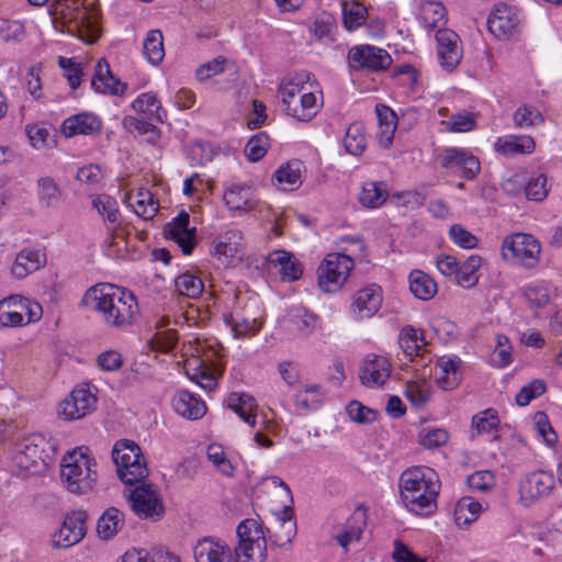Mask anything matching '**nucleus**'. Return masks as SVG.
I'll list each match as a JSON object with an SVG mask.
<instances>
[{
    "instance_id": "1",
    "label": "nucleus",
    "mask_w": 562,
    "mask_h": 562,
    "mask_svg": "<svg viewBox=\"0 0 562 562\" xmlns=\"http://www.w3.org/2000/svg\"><path fill=\"white\" fill-rule=\"evenodd\" d=\"M112 459L117 475L125 485L139 484L130 493L135 514L140 518H160L164 507L158 492L153 484L144 483L149 470L140 447L133 440H119L112 449Z\"/></svg>"
},
{
    "instance_id": "2",
    "label": "nucleus",
    "mask_w": 562,
    "mask_h": 562,
    "mask_svg": "<svg viewBox=\"0 0 562 562\" xmlns=\"http://www.w3.org/2000/svg\"><path fill=\"white\" fill-rule=\"evenodd\" d=\"M82 303L99 313L112 328L125 329L138 313V303L132 292L111 284H97L85 294Z\"/></svg>"
},
{
    "instance_id": "3",
    "label": "nucleus",
    "mask_w": 562,
    "mask_h": 562,
    "mask_svg": "<svg viewBox=\"0 0 562 562\" xmlns=\"http://www.w3.org/2000/svg\"><path fill=\"white\" fill-rule=\"evenodd\" d=\"M400 493L405 507L417 515L436 508L440 491L437 473L427 467H412L400 476Z\"/></svg>"
},
{
    "instance_id": "4",
    "label": "nucleus",
    "mask_w": 562,
    "mask_h": 562,
    "mask_svg": "<svg viewBox=\"0 0 562 562\" xmlns=\"http://www.w3.org/2000/svg\"><path fill=\"white\" fill-rule=\"evenodd\" d=\"M87 447L67 452L61 460L60 480L64 487L74 494L91 492L97 483L95 460L88 453Z\"/></svg>"
},
{
    "instance_id": "5",
    "label": "nucleus",
    "mask_w": 562,
    "mask_h": 562,
    "mask_svg": "<svg viewBox=\"0 0 562 562\" xmlns=\"http://www.w3.org/2000/svg\"><path fill=\"white\" fill-rule=\"evenodd\" d=\"M310 77V74H297L284 78L280 85L286 113L303 122H308L316 115V111H314L316 97L314 93L305 92L301 94Z\"/></svg>"
},
{
    "instance_id": "6",
    "label": "nucleus",
    "mask_w": 562,
    "mask_h": 562,
    "mask_svg": "<svg viewBox=\"0 0 562 562\" xmlns=\"http://www.w3.org/2000/svg\"><path fill=\"white\" fill-rule=\"evenodd\" d=\"M46 438L41 434L27 436L15 445L13 463L21 470L35 475L46 471L48 463Z\"/></svg>"
},
{
    "instance_id": "7",
    "label": "nucleus",
    "mask_w": 562,
    "mask_h": 562,
    "mask_svg": "<svg viewBox=\"0 0 562 562\" xmlns=\"http://www.w3.org/2000/svg\"><path fill=\"white\" fill-rule=\"evenodd\" d=\"M541 247L529 234L516 233L507 236L502 244V257L514 266L532 269L539 262Z\"/></svg>"
},
{
    "instance_id": "8",
    "label": "nucleus",
    "mask_w": 562,
    "mask_h": 562,
    "mask_svg": "<svg viewBox=\"0 0 562 562\" xmlns=\"http://www.w3.org/2000/svg\"><path fill=\"white\" fill-rule=\"evenodd\" d=\"M351 257L342 254H329L318 267V289L327 294L338 292L353 269Z\"/></svg>"
},
{
    "instance_id": "9",
    "label": "nucleus",
    "mask_w": 562,
    "mask_h": 562,
    "mask_svg": "<svg viewBox=\"0 0 562 562\" xmlns=\"http://www.w3.org/2000/svg\"><path fill=\"white\" fill-rule=\"evenodd\" d=\"M520 18L518 10L507 3L494 5L487 19L488 31L497 38L508 40L519 30Z\"/></svg>"
},
{
    "instance_id": "10",
    "label": "nucleus",
    "mask_w": 562,
    "mask_h": 562,
    "mask_svg": "<svg viewBox=\"0 0 562 562\" xmlns=\"http://www.w3.org/2000/svg\"><path fill=\"white\" fill-rule=\"evenodd\" d=\"M554 484L553 475L546 471H535L526 474L519 482L520 502L524 506H530L549 496Z\"/></svg>"
},
{
    "instance_id": "11",
    "label": "nucleus",
    "mask_w": 562,
    "mask_h": 562,
    "mask_svg": "<svg viewBox=\"0 0 562 562\" xmlns=\"http://www.w3.org/2000/svg\"><path fill=\"white\" fill-rule=\"evenodd\" d=\"M382 302V288L374 283L366 285L352 295L350 315L356 321L371 318L380 311Z\"/></svg>"
},
{
    "instance_id": "12",
    "label": "nucleus",
    "mask_w": 562,
    "mask_h": 562,
    "mask_svg": "<svg viewBox=\"0 0 562 562\" xmlns=\"http://www.w3.org/2000/svg\"><path fill=\"white\" fill-rule=\"evenodd\" d=\"M439 165L445 169H459L461 177L472 180L480 172L481 165L470 150L461 147L445 148L438 156Z\"/></svg>"
},
{
    "instance_id": "13",
    "label": "nucleus",
    "mask_w": 562,
    "mask_h": 562,
    "mask_svg": "<svg viewBox=\"0 0 562 562\" xmlns=\"http://www.w3.org/2000/svg\"><path fill=\"white\" fill-rule=\"evenodd\" d=\"M348 58L355 69L379 71L387 69L392 64V57L386 50L370 45L352 47Z\"/></svg>"
},
{
    "instance_id": "14",
    "label": "nucleus",
    "mask_w": 562,
    "mask_h": 562,
    "mask_svg": "<svg viewBox=\"0 0 562 562\" xmlns=\"http://www.w3.org/2000/svg\"><path fill=\"white\" fill-rule=\"evenodd\" d=\"M87 514L83 510H76L68 514L53 537V546L56 548H69L78 543L86 533Z\"/></svg>"
},
{
    "instance_id": "15",
    "label": "nucleus",
    "mask_w": 562,
    "mask_h": 562,
    "mask_svg": "<svg viewBox=\"0 0 562 562\" xmlns=\"http://www.w3.org/2000/svg\"><path fill=\"white\" fill-rule=\"evenodd\" d=\"M95 404L97 397L89 387H78L61 402L60 414L68 420L80 419L93 412Z\"/></svg>"
},
{
    "instance_id": "16",
    "label": "nucleus",
    "mask_w": 562,
    "mask_h": 562,
    "mask_svg": "<svg viewBox=\"0 0 562 562\" xmlns=\"http://www.w3.org/2000/svg\"><path fill=\"white\" fill-rule=\"evenodd\" d=\"M436 41L440 65L447 70L454 69L462 58L459 35L452 30H438Z\"/></svg>"
},
{
    "instance_id": "17",
    "label": "nucleus",
    "mask_w": 562,
    "mask_h": 562,
    "mask_svg": "<svg viewBox=\"0 0 562 562\" xmlns=\"http://www.w3.org/2000/svg\"><path fill=\"white\" fill-rule=\"evenodd\" d=\"M190 216L181 211L177 217L165 227V234L181 248L183 255H190L195 247V228L189 227Z\"/></svg>"
},
{
    "instance_id": "18",
    "label": "nucleus",
    "mask_w": 562,
    "mask_h": 562,
    "mask_svg": "<svg viewBox=\"0 0 562 562\" xmlns=\"http://www.w3.org/2000/svg\"><path fill=\"white\" fill-rule=\"evenodd\" d=\"M391 374V363L384 356L369 355L360 369V380L366 386L383 385Z\"/></svg>"
},
{
    "instance_id": "19",
    "label": "nucleus",
    "mask_w": 562,
    "mask_h": 562,
    "mask_svg": "<svg viewBox=\"0 0 562 562\" xmlns=\"http://www.w3.org/2000/svg\"><path fill=\"white\" fill-rule=\"evenodd\" d=\"M398 345L405 357L411 361L414 358L420 359V366H426L425 353L427 352V342L424 337V330L411 325L404 326L398 334Z\"/></svg>"
},
{
    "instance_id": "20",
    "label": "nucleus",
    "mask_w": 562,
    "mask_h": 562,
    "mask_svg": "<svg viewBox=\"0 0 562 562\" xmlns=\"http://www.w3.org/2000/svg\"><path fill=\"white\" fill-rule=\"evenodd\" d=\"M196 562H232L231 548L212 537L200 539L193 549Z\"/></svg>"
},
{
    "instance_id": "21",
    "label": "nucleus",
    "mask_w": 562,
    "mask_h": 562,
    "mask_svg": "<svg viewBox=\"0 0 562 562\" xmlns=\"http://www.w3.org/2000/svg\"><path fill=\"white\" fill-rule=\"evenodd\" d=\"M91 86L97 92L121 95L127 89V85L115 78L105 59H100L94 67Z\"/></svg>"
},
{
    "instance_id": "22",
    "label": "nucleus",
    "mask_w": 562,
    "mask_h": 562,
    "mask_svg": "<svg viewBox=\"0 0 562 562\" xmlns=\"http://www.w3.org/2000/svg\"><path fill=\"white\" fill-rule=\"evenodd\" d=\"M460 359L442 356L436 361L435 382L445 390L451 391L456 389L461 380Z\"/></svg>"
},
{
    "instance_id": "23",
    "label": "nucleus",
    "mask_w": 562,
    "mask_h": 562,
    "mask_svg": "<svg viewBox=\"0 0 562 562\" xmlns=\"http://www.w3.org/2000/svg\"><path fill=\"white\" fill-rule=\"evenodd\" d=\"M367 526V509L360 505L358 506L345 524L341 532L335 535L337 542L348 551V546L353 541H360L362 532Z\"/></svg>"
},
{
    "instance_id": "24",
    "label": "nucleus",
    "mask_w": 562,
    "mask_h": 562,
    "mask_svg": "<svg viewBox=\"0 0 562 562\" xmlns=\"http://www.w3.org/2000/svg\"><path fill=\"white\" fill-rule=\"evenodd\" d=\"M101 121L93 114L80 113L66 119L60 127L64 136L93 135L101 131Z\"/></svg>"
},
{
    "instance_id": "25",
    "label": "nucleus",
    "mask_w": 562,
    "mask_h": 562,
    "mask_svg": "<svg viewBox=\"0 0 562 562\" xmlns=\"http://www.w3.org/2000/svg\"><path fill=\"white\" fill-rule=\"evenodd\" d=\"M45 262L46 256L44 252L37 249L25 248L16 255L11 270L16 278L22 279L38 270Z\"/></svg>"
},
{
    "instance_id": "26",
    "label": "nucleus",
    "mask_w": 562,
    "mask_h": 562,
    "mask_svg": "<svg viewBox=\"0 0 562 562\" xmlns=\"http://www.w3.org/2000/svg\"><path fill=\"white\" fill-rule=\"evenodd\" d=\"M277 526L272 535L274 543L283 547L292 541L296 535V521L293 518V507L291 505H283L281 509L276 513Z\"/></svg>"
},
{
    "instance_id": "27",
    "label": "nucleus",
    "mask_w": 562,
    "mask_h": 562,
    "mask_svg": "<svg viewBox=\"0 0 562 562\" xmlns=\"http://www.w3.org/2000/svg\"><path fill=\"white\" fill-rule=\"evenodd\" d=\"M175 411L188 419H199L206 413L205 403L188 391H179L172 402Z\"/></svg>"
},
{
    "instance_id": "28",
    "label": "nucleus",
    "mask_w": 562,
    "mask_h": 562,
    "mask_svg": "<svg viewBox=\"0 0 562 562\" xmlns=\"http://www.w3.org/2000/svg\"><path fill=\"white\" fill-rule=\"evenodd\" d=\"M243 251V233L238 229L227 231L221 235L213 246V254L220 259H233Z\"/></svg>"
},
{
    "instance_id": "29",
    "label": "nucleus",
    "mask_w": 562,
    "mask_h": 562,
    "mask_svg": "<svg viewBox=\"0 0 562 562\" xmlns=\"http://www.w3.org/2000/svg\"><path fill=\"white\" fill-rule=\"evenodd\" d=\"M227 407L234 411L249 426L256 425V400L245 393L233 392L226 400Z\"/></svg>"
},
{
    "instance_id": "30",
    "label": "nucleus",
    "mask_w": 562,
    "mask_h": 562,
    "mask_svg": "<svg viewBox=\"0 0 562 562\" xmlns=\"http://www.w3.org/2000/svg\"><path fill=\"white\" fill-rule=\"evenodd\" d=\"M535 147L533 138L527 135H509L506 137H499L495 143L496 151L504 156L531 154L535 150Z\"/></svg>"
},
{
    "instance_id": "31",
    "label": "nucleus",
    "mask_w": 562,
    "mask_h": 562,
    "mask_svg": "<svg viewBox=\"0 0 562 562\" xmlns=\"http://www.w3.org/2000/svg\"><path fill=\"white\" fill-rule=\"evenodd\" d=\"M387 186L383 181H367L359 193V203L368 209H378L387 200Z\"/></svg>"
},
{
    "instance_id": "32",
    "label": "nucleus",
    "mask_w": 562,
    "mask_h": 562,
    "mask_svg": "<svg viewBox=\"0 0 562 562\" xmlns=\"http://www.w3.org/2000/svg\"><path fill=\"white\" fill-rule=\"evenodd\" d=\"M23 306L20 295H12L0 301V327L23 325Z\"/></svg>"
},
{
    "instance_id": "33",
    "label": "nucleus",
    "mask_w": 562,
    "mask_h": 562,
    "mask_svg": "<svg viewBox=\"0 0 562 562\" xmlns=\"http://www.w3.org/2000/svg\"><path fill=\"white\" fill-rule=\"evenodd\" d=\"M483 258L479 255L469 256L459 265L456 283L464 289H471L479 283V271L482 267Z\"/></svg>"
},
{
    "instance_id": "34",
    "label": "nucleus",
    "mask_w": 562,
    "mask_h": 562,
    "mask_svg": "<svg viewBox=\"0 0 562 562\" xmlns=\"http://www.w3.org/2000/svg\"><path fill=\"white\" fill-rule=\"evenodd\" d=\"M303 164L300 160H291L280 166L274 172V178L284 190H294L302 184Z\"/></svg>"
},
{
    "instance_id": "35",
    "label": "nucleus",
    "mask_w": 562,
    "mask_h": 562,
    "mask_svg": "<svg viewBox=\"0 0 562 562\" xmlns=\"http://www.w3.org/2000/svg\"><path fill=\"white\" fill-rule=\"evenodd\" d=\"M132 108L140 114L149 119H155L157 122L162 123L167 117L166 111L161 108L160 101L156 94L151 92L142 93L132 103Z\"/></svg>"
},
{
    "instance_id": "36",
    "label": "nucleus",
    "mask_w": 562,
    "mask_h": 562,
    "mask_svg": "<svg viewBox=\"0 0 562 562\" xmlns=\"http://www.w3.org/2000/svg\"><path fill=\"white\" fill-rule=\"evenodd\" d=\"M123 526V513L115 507H110L99 518L97 532L102 539H111L122 529Z\"/></svg>"
},
{
    "instance_id": "37",
    "label": "nucleus",
    "mask_w": 562,
    "mask_h": 562,
    "mask_svg": "<svg viewBox=\"0 0 562 562\" xmlns=\"http://www.w3.org/2000/svg\"><path fill=\"white\" fill-rule=\"evenodd\" d=\"M409 290L419 300H430L437 293V283L427 273L414 270L409 274Z\"/></svg>"
},
{
    "instance_id": "38",
    "label": "nucleus",
    "mask_w": 562,
    "mask_h": 562,
    "mask_svg": "<svg viewBox=\"0 0 562 562\" xmlns=\"http://www.w3.org/2000/svg\"><path fill=\"white\" fill-rule=\"evenodd\" d=\"M235 562H263L267 558V540L238 543L234 550Z\"/></svg>"
},
{
    "instance_id": "39",
    "label": "nucleus",
    "mask_w": 562,
    "mask_h": 562,
    "mask_svg": "<svg viewBox=\"0 0 562 562\" xmlns=\"http://www.w3.org/2000/svg\"><path fill=\"white\" fill-rule=\"evenodd\" d=\"M482 512V505L472 497L465 496L458 501L454 507V520L460 527H467L475 521Z\"/></svg>"
},
{
    "instance_id": "40",
    "label": "nucleus",
    "mask_w": 562,
    "mask_h": 562,
    "mask_svg": "<svg viewBox=\"0 0 562 562\" xmlns=\"http://www.w3.org/2000/svg\"><path fill=\"white\" fill-rule=\"evenodd\" d=\"M367 144L368 139L364 125L360 122L350 124L344 138L346 150L353 156H359L366 150Z\"/></svg>"
},
{
    "instance_id": "41",
    "label": "nucleus",
    "mask_w": 562,
    "mask_h": 562,
    "mask_svg": "<svg viewBox=\"0 0 562 562\" xmlns=\"http://www.w3.org/2000/svg\"><path fill=\"white\" fill-rule=\"evenodd\" d=\"M143 54L151 65H159L165 57L164 36L160 30H150L143 44Z\"/></svg>"
},
{
    "instance_id": "42",
    "label": "nucleus",
    "mask_w": 562,
    "mask_h": 562,
    "mask_svg": "<svg viewBox=\"0 0 562 562\" xmlns=\"http://www.w3.org/2000/svg\"><path fill=\"white\" fill-rule=\"evenodd\" d=\"M70 33L76 34L81 41L92 44L101 36V27L95 18L82 13L80 21L76 22L74 27L68 29Z\"/></svg>"
},
{
    "instance_id": "43",
    "label": "nucleus",
    "mask_w": 562,
    "mask_h": 562,
    "mask_svg": "<svg viewBox=\"0 0 562 562\" xmlns=\"http://www.w3.org/2000/svg\"><path fill=\"white\" fill-rule=\"evenodd\" d=\"M446 8L439 2H429L422 8V20L427 30H443L447 24Z\"/></svg>"
},
{
    "instance_id": "44",
    "label": "nucleus",
    "mask_w": 562,
    "mask_h": 562,
    "mask_svg": "<svg viewBox=\"0 0 562 562\" xmlns=\"http://www.w3.org/2000/svg\"><path fill=\"white\" fill-rule=\"evenodd\" d=\"M131 205L135 213L147 220L154 217L157 212V203L154 201L153 194L146 189H139L136 194H130Z\"/></svg>"
},
{
    "instance_id": "45",
    "label": "nucleus",
    "mask_w": 562,
    "mask_h": 562,
    "mask_svg": "<svg viewBox=\"0 0 562 562\" xmlns=\"http://www.w3.org/2000/svg\"><path fill=\"white\" fill-rule=\"evenodd\" d=\"M430 395L431 386L426 379H417L406 384L405 396L415 407L424 406Z\"/></svg>"
},
{
    "instance_id": "46",
    "label": "nucleus",
    "mask_w": 562,
    "mask_h": 562,
    "mask_svg": "<svg viewBox=\"0 0 562 562\" xmlns=\"http://www.w3.org/2000/svg\"><path fill=\"white\" fill-rule=\"evenodd\" d=\"M368 11L359 2L345 1L342 3L344 24L347 30L352 31L361 26L367 20Z\"/></svg>"
},
{
    "instance_id": "47",
    "label": "nucleus",
    "mask_w": 562,
    "mask_h": 562,
    "mask_svg": "<svg viewBox=\"0 0 562 562\" xmlns=\"http://www.w3.org/2000/svg\"><path fill=\"white\" fill-rule=\"evenodd\" d=\"M175 284L179 294L189 299L199 297L204 289L202 280L191 273L180 274L177 277Z\"/></svg>"
},
{
    "instance_id": "48",
    "label": "nucleus",
    "mask_w": 562,
    "mask_h": 562,
    "mask_svg": "<svg viewBox=\"0 0 562 562\" xmlns=\"http://www.w3.org/2000/svg\"><path fill=\"white\" fill-rule=\"evenodd\" d=\"M92 205L108 223L113 225L119 223L120 212L115 199L108 194H99L93 198Z\"/></svg>"
},
{
    "instance_id": "49",
    "label": "nucleus",
    "mask_w": 562,
    "mask_h": 562,
    "mask_svg": "<svg viewBox=\"0 0 562 562\" xmlns=\"http://www.w3.org/2000/svg\"><path fill=\"white\" fill-rule=\"evenodd\" d=\"M516 127L526 128L537 126L543 123V117L539 110L532 105L524 104L519 106L513 115Z\"/></svg>"
},
{
    "instance_id": "50",
    "label": "nucleus",
    "mask_w": 562,
    "mask_h": 562,
    "mask_svg": "<svg viewBox=\"0 0 562 562\" xmlns=\"http://www.w3.org/2000/svg\"><path fill=\"white\" fill-rule=\"evenodd\" d=\"M249 189L240 186H233L224 193L226 205L235 211L247 210L249 207Z\"/></svg>"
},
{
    "instance_id": "51",
    "label": "nucleus",
    "mask_w": 562,
    "mask_h": 562,
    "mask_svg": "<svg viewBox=\"0 0 562 562\" xmlns=\"http://www.w3.org/2000/svg\"><path fill=\"white\" fill-rule=\"evenodd\" d=\"M290 319L302 334L313 333L316 318L314 314L304 306H294L290 312Z\"/></svg>"
},
{
    "instance_id": "52",
    "label": "nucleus",
    "mask_w": 562,
    "mask_h": 562,
    "mask_svg": "<svg viewBox=\"0 0 562 562\" xmlns=\"http://www.w3.org/2000/svg\"><path fill=\"white\" fill-rule=\"evenodd\" d=\"M525 193L528 200L536 202L543 201L549 193L547 176L540 173L530 177L525 186Z\"/></svg>"
},
{
    "instance_id": "53",
    "label": "nucleus",
    "mask_w": 562,
    "mask_h": 562,
    "mask_svg": "<svg viewBox=\"0 0 562 562\" xmlns=\"http://www.w3.org/2000/svg\"><path fill=\"white\" fill-rule=\"evenodd\" d=\"M269 146V136L263 132H259L247 142L245 154L249 160L258 161L267 154Z\"/></svg>"
},
{
    "instance_id": "54",
    "label": "nucleus",
    "mask_w": 562,
    "mask_h": 562,
    "mask_svg": "<svg viewBox=\"0 0 562 562\" xmlns=\"http://www.w3.org/2000/svg\"><path fill=\"white\" fill-rule=\"evenodd\" d=\"M228 323L232 326V329L236 337H246L249 335H255L261 328V322L255 317L248 318L246 316L240 315L231 316Z\"/></svg>"
},
{
    "instance_id": "55",
    "label": "nucleus",
    "mask_w": 562,
    "mask_h": 562,
    "mask_svg": "<svg viewBox=\"0 0 562 562\" xmlns=\"http://www.w3.org/2000/svg\"><path fill=\"white\" fill-rule=\"evenodd\" d=\"M441 124L445 125L449 132L463 133L474 130L476 121L472 113L462 112L452 114L449 120L442 121Z\"/></svg>"
},
{
    "instance_id": "56",
    "label": "nucleus",
    "mask_w": 562,
    "mask_h": 562,
    "mask_svg": "<svg viewBox=\"0 0 562 562\" xmlns=\"http://www.w3.org/2000/svg\"><path fill=\"white\" fill-rule=\"evenodd\" d=\"M238 543H250L252 540L266 539L261 526L255 519H245L237 526Z\"/></svg>"
},
{
    "instance_id": "57",
    "label": "nucleus",
    "mask_w": 562,
    "mask_h": 562,
    "mask_svg": "<svg viewBox=\"0 0 562 562\" xmlns=\"http://www.w3.org/2000/svg\"><path fill=\"white\" fill-rule=\"evenodd\" d=\"M499 419L494 409H485L472 417V427L477 434H490L497 428Z\"/></svg>"
},
{
    "instance_id": "58",
    "label": "nucleus",
    "mask_w": 562,
    "mask_h": 562,
    "mask_svg": "<svg viewBox=\"0 0 562 562\" xmlns=\"http://www.w3.org/2000/svg\"><path fill=\"white\" fill-rule=\"evenodd\" d=\"M547 390L543 380L537 379L522 386L516 395V403L519 406H527L532 400L541 396Z\"/></svg>"
},
{
    "instance_id": "59",
    "label": "nucleus",
    "mask_w": 562,
    "mask_h": 562,
    "mask_svg": "<svg viewBox=\"0 0 562 562\" xmlns=\"http://www.w3.org/2000/svg\"><path fill=\"white\" fill-rule=\"evenodd\" d=\"M449 434L441 428L425 429L419 434V443L426 449H436L446 445Z\"/></svg>"
},
{
    "instance_id": "60",
    "label": "nucleus",
    "mask_w": 562,
    "mask_h": 562,
    "mask_svg": "<svg viewBox=\"0 0 562 562\" xmlns=\"http://www.w3.org/2000/svg\"><path fill=\"white\" fill-rule=\"evenodd\" d=\"M207 458L226 476H233L235 468L225 457L224 450L220 445H210L207 448Z\"/></svg>"
},
{
    "instance_id": "61",
    "label": "nucleus",
    "mask_w": 562,
    "mask_h": 562,
    "mask_svg": "<svg viewBox=\"0 0 562 562\" xmlns=\"http://www.w3.org/2000/svg\"><path fill=\"white\" fill-rule=\"evenodd\" d=\"M468 485L475 491L486 493L496 485L495 475L491 471H476L468 476Z\"/></svg>"
},
{
    "instance_id": "62",
    "label": "nucleus",
    "mask_w": 562,
    "mask_h": 562,
    "mask_svg": "<svg viewBox=\"0 0 562 562\" xmlns=\"http://www.w3.org/2000/svg\"><path fill=\"white\" fill-rule=\"evenodd\" d=\"M38 194L42 202L47 206L60 199V190L53 178L45 177L38 180Z\"/></svg>"
},
{
    "instance_id": "63",
    "label": "nucleus",
    "mask_w": 562,
    "mask_h": 562,
    "mask_svg": "<svg viewBox=\"0 0 562 562\" xmlns=\"http://www.w3.org/2000/svg\"><path fill=\"white\" fill-rule=\"evenodd\" d=\"M346 411L350 419L359 424H369L376 418L375 411L362 405L358 401H351L347 405Z\"/></svg>"
},
{
    "instance_id": "64",
    "label": "nucleus",
    "mask_w": 562,
    "mask_h": 562,
    "mask_svg": "<svg viewBox=\"0 0 562 562\" xmlns=\"http://www.w3.org/2000/svg\"><path fill=\"white\" fill-rule=\"evenodd\" d=\"M449 235L451 240L463 249H473L479 243L476 236L459 224H454L450 227Z\"/></svg>"
}]
</instances>
